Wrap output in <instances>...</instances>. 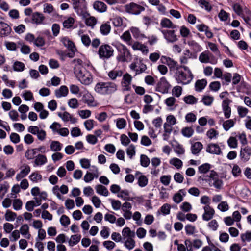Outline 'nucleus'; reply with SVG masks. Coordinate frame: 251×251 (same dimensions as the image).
Returning a JSON list of instances; mask_svg holds the SVG:
<instances>
[{"label": "nucleus", "instance_id": "obj_1", "mask_svg": "<svg viewBox=\"0 0 251 251\" xmlns=\"http://www.w3.org/2000/svg\"><path fill=\"white\" fill-rule=\"evenodd\" d=\"M74 72L77 78L82 84L88 85L92 83V75L91 73L85 68L77 67L75 65L74 68Z\"/></svg>", "mask_w": 251, "mask_h": 251}, {"label": "nucleus", "instance_id": "obj_2", "mask_svg": "<svg viewBox=\"0 0 251 251\" xmlns=\"http://www.w3.org/2000/svg\"><path fill=\"white\" fill-rule=\"evenodd\" d=\"M117 90V85L112 82H100L96 84L95 91L101 95H110Z\"/></svg>", "mask_w": 251, "mask_h": 251}, {"label": "nucleus", "instance_id": "obj_3", "mask_svg": "<svg viewBox=\"0 0 251 251\" xmlns=\"http://www.w3.org/2000/svg\"><path fill=\"white\" fill-rule=\"evenodd\" d=\"M112 45L117 49L120 53L117 57V59L118 61L124 62L127 61V59L128 58L131 59V54L126 46L121 43L115 44L113 43Z\"/></svg>", "mask_w": 251, "mask_h": 251}, {"label": "nucleus", "instance_id": "obj_4", "mask_svg": "<svg viewBox=\"0 0 251 251\" xmlns=\"http://www.w3.org/2000/svg\"><path fill=\"white\" fill-rule=\"evenodd\" d=\"M73 8L80 16L86 17L89 15L86 11L87 2L86 0H72Z\"/></svg>", "mask_w": 251, "mask_h": 251}, {"label": "nucleus", "instance_id": "obj_5", "mask_svg": "<svg viewBox=\"0 0 251 251\" xmlns=\"http://www.w3.org/2000/svg\"><path fill=\"white\" fill-rule=\"evenodd\" d=\"M114 50L108 44L101 45L99 49L98 54L100 58H109L113 55Z\"/></svg>", "mask_w": 251, "mask_h": 251}, {"label": "nucleus", "instance_id": "obj_6", "mask_svg": "<svg viewBox=\"0 0 251 251\" xmlns=\"http://www.w3.org/2000/svg\"><path fill=\"white\" fill-rule=\"evenodd\" d=\"M171 87V85L168 82L166 78L162 77L156 84L155 91L161 92L162 94H166L169 92V90Z\"/></svg>", "mask_w": 251, "mask_h": 251}, {"label": "nucleus", "instance_id": "obj_7", "mask_svg": "<svg viewBox=\"0 0 251 251\" xmlns=\"http://www.w3.org/2000/svg\"><path fill=\"white\" fill-rule=\"evenodd\" d=\"M125 7L127 13L133 15H138L142 11L145 10V8L143 6L134 2H131L129 4H126Z\"/></svg>", "mask_w": 251, "mask_h": 251}, {"label": "nucleus", "instance_id": "obj_8", "mask_svg": "<svg viewBox=\"0 0 251 251\" xmlns=\"http://www.w3.org/2000/svg\"><path fill=\"white\" fill-rule=\"evenodd\" d=\"M161 32L163 34L164 38L169 43H174L178 40L174 30H161Z\"/></svg>", "mask_w": 251, "mask_h": 251}, {"label": "nucleus", "instance_id": "obj_9", "mask_svg": "<svg viewBox=\"0 0 251 251\" xmlns=\"http://www.w3.org/2000/svg\"><path fill=\"white\" fill-rule=\"evenodd\" d=\"M232 102V100L228 98H226L222 102V108L224 112L226 118L228 119L231 115V109L229 105Z\"/></svg>", "mask_w": 251, "mask_h": 251}, {"label": "nucleus", "instance_id": "obj_10", "mask_svg": "<svg viewBox=\"0 0 251 251\" xmlns=\"http://www.w3.org/2000/svg\"><path fill=\"white\" fill-rule=\"evenodd\" d=\"M12 29L8 25L4 22H0V36H8L11 32Z\"/></svg>", "mask_w": 251, "mask_h": 251}, {"label": "nucleus", "instance_id": "obj_11", "mask_svg": "<svg viewBox=\"0 0 251 251\" xmlns=\"http://www.w3.org/2000/svg\"><path fill=\"white\" fill-rule=\"evenodd\" d=\"M206 151L211 154H215L219 155L222 153V151L219 146L217 144H209L206 148Z\"/></svg>", "mask_w": 251, "mask_h": 251}, {"label": "nucleus", "instance_id": "obj_12", "mask_svg": "<svg viewBox=\"0 0 251 251\" xmlns=\"http://www.w3.org/2000/svg\"><path fill=\"white\" fill-rule=\"evenodd\" d=\"M204 213L202 215L203 220H211L215 213L214 209L209 205H206L204 207Z\"/></svg>", "mask_w": 251, "mask_h": 251}, {"label": "nucleus", "instance_id": "obj_13", "mask_svg": "<svg viewBox=\"0 0 251 251\" xmlns=\"http://www.w3.org/2000/svg\"><path fill=\"white\" fill-rule=\"evenodd\" d=\"M240 157L245 161L249 159V156L251 155V148L249 146H246L244 148H241L240 153Z\"/></svg>", "mask_w": 251, "mask_h": 251}, {"label": "nucleus", "instance_id": "obj_14", "mask_svg": "<svg viewBox=\"0 0 251 251\" xmlns=\"http://www.w3.org/2000/svg\"><path fill=\"white\" fill-rule=\"evenodd\" d=\"M176 79L178 83H182L186 82L189 79L187 77L186 74L182 71H176Z\"/></svg>", "mask_w": 251, "mask_h": 251}, {"label": "nucleus", "instance_id": "obj_15", "mask_svg": "<svg viewBox=\"0 0 251 251\" xmlns=\"http://www.w3.org/2000/svg\"><path fill=\"white\" fill-rule=\"evenodd\" d=\"M160 25L163 28L174 29L177 27L176 25H174L170 19L167 18H163L161 20Z\"/></svg>", "mask_w": 251, "mask_h": 251}, {"label": "nucleus", "instance_id": "obj_16", "mask_svg": "<svg viewBox=\"0 0 251 251\" xmlns=\"http://www.w3.org/2000/svg\"><path fill=\"white\" fill-rule=\"evenodd\" d=\"M93 7L95 10L100 13L105 12L107 10L106 5L104 2L98 0L94 3Z\"/></svg>", "mask_w": 251, "mask_h": 251}, {"label": "nucleus", "instance_id": "obj_17", "mask_svg": "<svg viewBox=\"0 0 251 251\" xmlns=\"http://www.w3.org/2000/svg\"><path fill=\"white\" fill-rule=\"evenodd\" d=\"M30 171V167L28 165H25V168L22 169L20 172L16 175V179L20 181L22 178L26 176Z\"/></svg>", "mask_w": 251, "mask_h": 251}, {"label": "nucleus", "instance_id": "obj_18", "mask_svg": "<svg viewBox=\"0 0 251 251\" xmlns=\"http://www.w3.org/2000/svg\"><path fill=\"white\" fill-rule=\"evenodd\" d=\"M138 175H140L141 176H139L138 179V184L139 186L141 187H143L146 186L148 184V179L147 177L142 175V173L139 171H137L135 173V176H137Z\"/></svg>", "mask_w": 251, "mask_h": 251}, {"label": "nucleus", "instance_id": "obj_19", "mask_svg": "<svg viewBox=\"0 0 251 251\" xmlns=\"http://www.w3.org/2000/svg\"><path fill=\"white\" fill-rule=\"evenodd\" d=\"M69 90L66 86H61L59 89H57L55 91V95L56 97L60 98L61 97H65L67 95Z\"/></svg>", "mask_w": 251, "mask_h": 251}, {"label": "nucleus", "instance_id": "obj_20", "mask_svg": "<svg viewBox=\"0 0 251 251\" xmlns=\"http://www.w3.org/2000/svg\"><path fill=\"white\" fill-rule=\"evenodd\" d=\"M206 79H202L196 81L195 85V90L197 92L201 91L207 85Z\"/></svg>", "mask_w": 251, "mask_h": 251}, {"label": "nucleus", "instance_id": "obj_21", "mask_svg": "<svg viewBox=\"0 0 251 251\" xmlns=\"http://www.w3.org/2000/svg\"><path fill=\"white\" fill-rule=\"evenodd\" d=\"M203 148V145L200 142H197L193 144L191 147L192 153L194 154H198Z\"/></svg>", "mask_w": 251, "mask_h": 251}, {"label": "nucleus", "instance_id": "obj_22", "mask_svg": "<svg viewBox=\"0 0 251 251\" xmlns=\"http://www.w3.org/2000/svg\"><path fill=\"white\" fill-rule=\"evenodd\" d=\"M44 19L43 15L38 12H35L32 14V20L37 24H42Z\"/></svg>", "mask_w": 251, "mask_h": 251}, {"label": "nucleus", "instance_id": "obj_23", "mask_svg": "<svg viewBox=\"0 0 251 251\" xmlns=\"http://www.w3.org/2000/svg\"><path fill=\"white\" fill-rule=\"evenodd\" d=\"M95 189L96 190L97 193L100 195L104 196H107L109 194V192L105 186L102 185H97L95 187Z\"/></svg>", "mask_w": 251, "mask_h": 251}, {"label": "nucleus", "instance_id": "obj_24", "mask_svg": "<svg viewBox=\"0 0 251 251\" xmlns=\"http://www.w3.org/2000/svg\"><path fill=\"white\" fill-rule=\"evenodd\" d=\"M83 100L84 103L87 104L88 106H94L92 103L94 101V98L89 93H87L83 96Z\"/></svg>", "mask_w": 251, "mask_h": 251}, {"label": "nucleus", "instance_id": "obj_25", "mask_svg": "<svg viewBox=\"0 0 251 251\" xmlns=\"http://www.w3.org/2000/svg\"><path fill=\"white\" fill-rule=\"evenodd\" d=\"M111 31V26L107 22L102 24L100 27V32L103 35H107Z\"/></svg>", "mask_w": 251, "mask_h": 251}, {"label": "nucleus", "instance_id": "obj_26", "mask_svg": "<svg viewBox=\"0 0 251 251\" xmlns=\"http://www.w3.org/2000/svg\"><path fill=\"white\" fill-rule=\"evenodd\" d=\"M122 235L123 236V240H125L127 238H133L135 236V233L131 231L129 228L126 227L123 229Z\"/></svg>", "mask_w": 251, "mask_h": 251}, {"label": "nucleus", "instance_id": "obj_27", "mask_svg": "<svg viewBox=\"0 0 251 251\" xmlns=\"http://www.w3.org/2000/svg\"><path fill=\"white\" fill-rule=\"evenodd\" d=\"M61 41L64 46L67 47L68 50L76 48L74 43L67 37L62 38Z\"/></svg>", "mask_w": 251, "mask_h": 251}, {"label": "nucleus", "instance_id": "obj_28", "mask_svg": "<svg viewBox=\"0 0 251 251\" xmlns=\"http://www.w3.org/2000/svg\"><path fill=\"white\" fill-rule=\"evenodd\" d=\"M187 44L191 47L193 51L199 52L202 50V47L196 42L194 40L188 41Z\"/></svg>", "mask_w": 251, "mask_h": 251}, {"label": "nucleus", "instance_id": "obj_29", "mask_svg": "<svg viewBox=\"0 0 251 251\" xmlns=\"http://www.w3.org/2000/svg\"><path fill=\"white\" fill-rule=\"evenodd\" d=\"M123 74V72L122 70H113L108 73V76L111 79L114 80L116 79L117 77H121Z\"/></svg>", "mask_w": 251, "mask_h": 251}, {"label": "nucleus", "instance_id": "obj_30", "mask_svg": "<svg viewBox=\"0 0 251 251\" xmlns=\"http://www.w3.org/2000/svg\"><path fill=\"white\" fill-rule=\"evenodd\" d=\"M47 162V159L45 155L38 154L34 160V163L36 166H41Z\"/></svg>", "mask_w": 251, "mask_h": 251}, {"label": "nucleus", "instance_id": "obj_31", "mask_svg": "<svg viewBox=\"0 0 251 251\" xmlns=\"http://www.w3.org/2000/svg\"><path fill=\"white\" fill-rule=\"evenodd\" d=\"M211 165L208 163H204L198 167V171L201 174H206L208 172H210V169L211 168Z\"/></svg>", "mask_w": 251, "mask_h": 251}, {"label": "nucleus", "instance_id": "obj_32", "mask_svg": "<svg viewBox=\"0 0 251 251\" xmlns=\"http://www.w3.org/2000/svg\"><path fill=\"white\" fill-rule=\"evenodd\" d=\"M124 241L125 246L129 250L133 249L135 246V242L132 238H127L122 242H123Z\"/></svg>", "mask_w": 251, "mask_h": 251}, {"label": "nucleus", "instance_id": "obj_33", "mask_svg": "<svg viewBox=\"0 0 251 251\" xmlns=\"http://www.w3.org/2000/svg\"><path fill=\"white\" fill-rule=\"evenodd\" d=\"M210 53L209 51H205L201 53L199 58L200 61L203 63H208L210 59V56H209Z\"/></svg>", "mask_w": 251, "mask_h": 251}, {"label": "nucleus", "instance_id": "obj_34", "mask_svg": "<svg viewBox=\"0 0 251 251\" xmlns=\"http://www.w3.org/2000/svg\"><path fill=\"white\" fill-rule=\"evenodd\" d=\"M206 176L208 178L207 179H205V181L209 182V184L210 186H212V185H211L212 180L214 181L216 179H219L218 173L214 170H211L209 175Z\"/></svg>", "mask_w": 251, "mask_h": 251}, {"label": "nucleus", "instance_id": "obj_35", "mask_svg": "<svg viewBox=\"0 0 251 251\" xmlns=\"http://www.w3.org/2000/svg\"><path fill=\"white\" fill-rule=\"evenodd\" d=\"M130 31L132 33L133 37L136 38H147V37L144 34H142L140 33V31L139 29L137 27H132L130 28Z\"/></svg>", "mask_w": 251, "mask_h": 251}, {"label": "nucleus", "instance_id": "obj_36", "mask_svg": "<svg viewBox=\"0 0 251 251\" xmlns=\"http://www.w3.org/2000/svg\"><path fill=\"white\" fill-rule=\"evenodd\" d=\"M184 102L188 104H194L197 102L198 99L193 95H188L183 98Z\"/></svg>", "mask_w": 251, "mask_h": 251}, {"label": "nucleus", "instance_id": "obj_37", "mask_svg": "<svg viewBox=\"0 0 251 251\" xmlns=\"http://www.w3.org/2000/svg\"><path fill=\"white\" fill-rule=\"evenodd\" d=\"M9 185L7 181H4L3 184H0V196L3 198L5 194L7 193Z\"/></svg>", "mask_w": 251, "mask_h": 251}, {"label": "nucleus", "instance_id": "obj_38", "mask_svg": "<svg viewBox=\"0 0 251 251\" xmlns=\"http://www.w3.org/2000/svg\"><path fill=\"white\" fill-rule=\"evenodd\" d=\"M198 4L201 7L204 8L208 12L210 11L212 9V7L210 3L205 0H200L198 1Z\"/></svg>", "mask_w": 251, "mask_h": 251}, {"label": "nucleus", "instance_id": "obj_39", "mask_svg": "<svg viewBox=\"0 0 251 251\" xmlns=\"http://www.w3.org/2000/svg\"><path fill=\"white\" fill-rule=\"evenodd\" d=\"M62 146L59 141H53L50 144V149L53 151H58L61 150Z\"/></svg>", "mask_w": 251, "mask_h": 251}, {"label": "nucleus", "instance_id": "obj_40", "mask_svg": "<svg viewBox=\"0 0 251 251\" xmlns=\"http://www.w3.org/2000/svg\"><path fill=\"white\" fill-rule=\"evenodd\" d=\"M181 133L184 136L189 138L193 135L194 130L191 127H185L182 128Z\"/></svg>", "mask_w": 251, "mask_h": 251}, {"label": "nucleus", "instance_id": "obj_41", "mask_svg": "<svg viewBox=\"0 0 251 251\" xmlns=\"http://www.w3.org/2000/svg\"><path fill=\"white\" fill-rule=\"evenodd\" d=\"M13 67L14 70L17 72L23 71L25 68V66L24 63L18 61H16L14 62Z\"/></svg>", "mask_w": 251, "mask_h": 251}, {"label": "nucleus", "instance_id": "obj_42", "mask_svg": "<svg viewBox=\"0 0 251 251\" xmlns=\"http://www.w3.org/2000/svg\"><path fill=\"white\" fill-rule=\"evenodd\" d=\"M235 123V122L232 119L227 120L223 123V128L226 131H228L234 126Z\"/></svg>", "mask_w": 251, "mask_h": 251}, {"label": "nucleus", "instance_id": "obj_43", "mask_svg": "<svg viewBox=\"0 0 251 251\" xmlns=\"http://www.w3.org/2000/svg\"><path fill=\"white\" fill-rule=\"evenodd\" d=\"M150 160L148 157L144 154H142L140 156V164L141 165L144 167H147L149 166Z\"/></svg>", "mask_w": 251, "mask_h": 251}, {"label": "nucleus", "instance_id": "obj_44", "mask_svg": "<svg viewBox=\"0 0 251 251\" xmlns=\"http://www.w3.org/2000/svg\"><path fill=\"white\" fill-rule=\"evenodd\" d=\"M80 238H81L80 235H72L71 237V239L69 241V245L71 246H73L75 245H76L79 242V241L80 240Z\"/></svg>", "mask_w": 251, "mask_h": 251}, {"label": "nucleus", "instance_id": "obj_45", "mask_svg": "<svg viewBox=\"0 0 251 251\" xmlns=\"http://www.w3.org/2000/svg\"><path fill=\"white\" fill-rule=\"evenodd\" d=\"M214 100V98L210 96H203L201 101L205 105L209 106L211 105Z\"/></svg>", "mask_w": 251, "mask_h": 251}, {"label": "nucleus", "instance_id": "obj_46", "mask_svg": "<svg viewBox=\"0 0 251 251\" xmlns=\"http://www.w3.org/2000/svg\"><path fill=\"white\" fill-rule=\"evenodd\" d=\"M74 22V19L72 17H69L63 22V26L66 28H70L73 26Z\"/></svg>", "mask_w": 251, "mask_h": 251}, {"label": "nucleus", "instance_id": "obj_47", "mask_svg": "<svg viewBox=\"0 0 251 251\" xmlns=\"http://www.w3.org/2000/svg\"><path fill=\"white\" fill-rule=\"evenodd\" d=\"M170 163L175 166L177 169L181 168L183 165L182 161L177 158H174L170 161Z\"/></svg>", "mask_w": 251, "mask_h": 251}, {"label": "nucleus", "instance_id": "obj_48", "mask_svg": "<svg viewBox=\"0 0 251 251\" xmlns=\"http://www.w3.org/2000/svg\"><path fill=\"white\" fill-rule=\"evenodd\" d=\"M30 179L33 182H37V180H42V176L41 175L38 173L37 172L32 173L29 176Z\"/></svg>", "mask_w": 251, "mask_h": 251}, {"label": "nucleus", "instance_id": "obj_49", "mask_svg": "<svg viewBox=\"0 0 251 251\" xmlns=\"http://www.w3.org/2000/svg\"><path fill=\"white\" fill-rule=\"evenodd\" d=\"M232 8L234 10V11L239 16H242L243 15V8L238 3H235L233 4Z\"/></svg>", "mask_w": 251, "mask_h": 251}, {"label": "nucleus", "instance_id": "obj_50", "mask_svg": "<svg viewBox=\"0 0 251 251\" xmlns=\"http://www.w3.org/2000/svg\"><path fill=\"white\" fill-rule=\"evenodd\" d=\"M126 153L127 155L130 158H132V157L135 154V147L134 145L131 144L128 148L126 149Z\"/></svg>", "mask_w": 251, "mask_h": 251}, {"label": "nucleus", "instance_id": "obj_51", "mask_svg": "<svg viewBox=\"0 0 251 251\" xmlns=\"http://www.w3.org/2000/svg\"><path fill=\"white\" fill-rule=\"evenodd\" d=\"M132 77L130 74L126 73L123 75V81H122V85L123 84L128 83L131 84Z\"/></svg>", "mask_w": 251, "mask_h": 251}, {"label": "nucleus", "instance_id": "obj_52", "mask_svg": "<svg viewBox=\"0 0 251 251\" xmlns=\"http://www.w3.org/2000/svg\"><path fill=\"white\" fill-rule=\"evenodd\" d=\"M126 122L124 118H119L117 121L116 126L118 129H122L125 127Z\"/></svg>", "mask_w": 251, "mask_h": 251}, {"label": "nucleus", "instance_id": "obj_53", "mask_svg": "<svg viewBox=\"0 0 251 251\" xmlns=\"http://www.w3.org/2000/svg\"><path fill=\"white\" fill-rule=\"evenodd\" d=\"M22 204V201L20 199H15L13 202V208L15 210H19L21 209Z\"/></svg>", "mask_w": 251, "mask_h": 251}, {"label": "nucleus", "instance_id": "obj_54", "mask_svg": "<svg viewBox=\"0 0 251 251\" xmlns=\"http://www.w3.org/2000/svg\"><path fill=\"white\" fill-rule=\"evenodd\" d=\"M218 17L221 21H226L229 17V14L223 9H222L218 14Z\"/></svg>", "mask_w": 251, "mask_h": 251}, {"label": "nucleus", "instance_id": "obj_55", "mask_svg": "<svg viewBox=\"0 0 251 251\" xmlns=\"http://www.w3.org/2000/svg\"><path fill=\"white\" fill-rule=\"evenodd\" d=\"M16 217V213L10 211V210H7L5 214V220H15Z\"/></svg>", "mask_w": 251, "mask_h": 251}, {"label": "nucleus", "instance_id": "obj_56", "mask_svg": "<svg viewBox=\"0 0 251 251\" xmlns=\"http://www.w3.org/2000/svg\"><path fill=\"white\" fill-rule=\"evenodd\" d=\"M232 173L233 176L234 177H238L241 175V170L240 167L237 164H234L233 165Z\"/></svg>", "mask_w": 251, "mask_h": 251}, {"label": "nucleus", "instance_id": "obj_57", "mask_svg": "<svg viewBox=\"0 0 251 251\" xmlns=\"http://www.w3.org/2000/svg\"><path fill=\"white\" fill-rule=\"evenodd\" d=\"M228 146L231 148H236L237 147V140L235 137H230L227 141Z\"/></svg>", "mask_w": 251, "mask_h": 251}, {"label": "nucleus", "instance_id": "obj_58", "mask_svg": "<svg viewBox=\"0 0 251 251\" xmlns=\"http://www.w3.org/2000/svg\"><path fill=\"white\" fill-rule=\"evenodd\" d=\"M171 206L168 203L164 204L160 208V211L164 215L169 214L170 211Z\"/></svg>", "mask_w": 251, "mask_h": 251}, {"label": "nucleus", "instance_id": "obj_59", "mask_svg": "<svg viewBox=\"0 0 251 251\" xmlns=\"http://www.w3.org/2000/svg\"><path fill=\"white\" fill-rule=\"evenodd\" d=\"M69 106L72 108H76L78 107L79 104L78 100L76 98H72L68 101Z\"/></svg>", "mask_w": 251, "mask_h": 251}, {"label": "nucleus", "instance_id": "obj_60", "mask_svg": "<svg viewBox=\"0 0 251 251\" xmlns=\"http://www.w3.org/2000/svg\"><path fill=\"white\" fill-rule=\"evenodd\" d=\"M241 238L243 242H250L251 241V231H247L241 235Z\"/></svg>", "mask_w": 251, "mask_h": 251}, {"label": "nucleus", "instance_id": "obj_61", "mask_svg": "<svg viewBox=\"0 0 251 251\" xmlns=\"http://www.w3.org/2000/svg\"><path fill=\"white\" fill-rule=\"evenodd\" d=\"M180 33L183 37H187L190 34V31L187 27L183 25L180 27Z\"/></svg>", "mask_w": 251, "mask_h": 251}, {"label": "nucleus", "instance_id": "obj_62", "mask_svg": "<svg viewBox=\"0 0 251 251\" xmlns=\"http://www.w3.org/2000/svg\"><path fill=\"white\" fill-rule=\"evenodd\" d=\"M221 87V84L219 81L212 82L209 85V88L213 91H217Z\"/></svg>", "mask_w": 251, "mask_h": 251}, {"label": "nucleus", "instance_id": "obj_63", "mask_svg": "<svg viewBox=\"0 0 251 251\" xmlns=\"http://www.w3.org/2000/svg\"><path fill=\"white\" fill-rule=\"evenodd\" d=\"M182 89L179 86H176L173 88L172 90V93L176 97H179L182 93Z\"/></svg>", "mask_w": 251, "mask_h": 251}, {"label": "nucleus", "instance_id": "obj_64", "mask_svg": "<svg viewBox=\"0 0 251 251\" xmlns=\"http://www.w3.org/2000/svg\"><path fill=\"white\" fill-rule=\"evenodd\" d=\"M78 114L82 119H86L90 116L91 112L89 110H82L78 111Z\"/></svg>", "mask_w": 251, "mask_h": 251}]
</instances>
